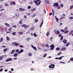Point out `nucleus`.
<instances>
[{
	"label": "nucleus",
	"instance_id": "nucleus-1",
	"mask_svg": "<svg viewBox=\"0 0 73 73\" xmlns=\"http://www.w3.org/2000/svg\"><path fill=\"white\" fill-rule=\"evenodd\" d=\"M41 0H36V1H33V2H35L36 5H40V3H41Z\"/></svg>",
	"mask_w": 73,
	"mask_h": 73
},
{
	"label": "nucleus",
	"instance_id": "nucleus-2",
	"mask_svg": "<svg viewBox=\"0 0 73 73\" xmlns=\"http://www.w3.org/2000/svg\"><path fill=\"white\" fill-rule=\"evenodd\" d=\"M68 27H66L64 29V30L65 31V32L64 33H65V34H66V33H68L69 32V31H67V30H68Z\"/></svg>",
	"mask_w": 73,
	"mask_h": 73
},
{
	"label": "nucleus",
	"instance_id": "nucleus-3",
	"mask_svg": "<svg viewBox=\"0 0 73 73\" xmlns=\"http://www.w3.org/2000/svg\"><path fill=\"white\" fill-rule=\"evenodd\" d=\"M11 44L12 45L14 44V46H19V45H20L19 43L15 42L12 43Z\"/></svg>",
	"mask_w": 73,
	"mask_h": 73
},
{
	"label": "nucleus",
	"instance_id": "nucleus-4",
	"mask_svg": "<svg viewBox=\"0 0 73 73\" xmlns=\"http://www.w3.org/2000/svg\"><path fill=\"white\" fill-rule=\"evenodd\" d=\"M21 27H24L25 28H28V27H29V26H28V25H26L24 24V25H22Z\"/></svg>",
	"mask_w": 73,
	"mask_h": 73
},
{
	"label": "nucleus",
	"instance_id": "nucleus-5",
	"mask_svg": "<svg viewBox=\"0 0 73 73\" xmlns=\"http://www.w3.org/2000/svg\"><path fill=\"white\" fill-rule=\"evenodd\" d=\"M58 5V4L57 3H54V5H53V7H57Z\"/></svg>",
	"mask_w": 73,
	"mask_h": 73
},
{
	"label": "nucleus",
	"instance_id": "nucleus-6",
	"mask_svg": "<svg viewBox=\"0 0 73 73\" xmlns=\"http://www.w3.org/2000/svg\"><path fill=\"white\" fill-rule=\"evenodd\" d=\"M12 60V59L11 58H9V59H7V60H6V62H8V61H11Z\"/></svg>",
	"mask_w": 73,
	"mask_h": 73
},
{
	"label": "nucleus",
	"instance_id": "nucleus-7",
	"mask_svg": "<svg viewBox=\"0 0 73 73\" xmlns=\"http://www.w3.org/2000/svg\"><path fill=\"white\" fill-rule=\"evenodd\" d=\"M31 48H32L34 49L35 50H37V49L36 47L34 46L33 45H31Z\"/></svg>",
	"mask_w": 73,
	"mask_h": 73
},
{
	"label": "nucleus",
	"instance_id": "nucleus-8",
	"mask_svg": "<svg viewBox=\"0 0 73 73\" xmlns=\"http://www.w3.org/2000/svg\"><path fill=\"white\" fill-rule=\"evenodd\" d=\"M54 32L55 34H57V35H59L60 34V31L59 30H58L56 31H54Z\"/></svg>",
	"mask_w": 73,
	"mask_h": 73
},
{
	"label": "nucleus",
	"instance_id": "nucleus-9",
	"mask_svg": "<svg viewBox=\"0 0 73 73\" xmlns=\"http://www.w3.org/2000/svg\"><path fill=\"white\" fill-rule=\"evenodd\" d=\"M62 42L64 44H66V43H67V40L66 39H63L62 40Z\"/></svg>",
	"mask_w": 73,
	"mask_h": 73
},
{
	"label": "nucleus",
	"instance_id": "nucleus-10",
	"mask_svg": "<svg viewBox=\"0 0 73 73\" xmlns=\"http://www.w3.org/2000/svg\"><path fill=\"white\" fill-rule=\"evenodd\" d=\"M19 9L20 11H25V9H23L22 8H20Z\"/></svg>",
	"mask_w": 73,
	"mask_h": 73
},
{
	"label": "nucleus",
	"instance_id": "nucleus-11",
	"mask_svg": "<svg viewBox=\"0 0 73 73\" xmlns=\"http://www.w3.org/2000/svg\"><path fill=\"white\" fill-rule=\"evenodd\" d=\"M24 52V50L23 49H21L20 50V51L18 52V54H20V53H21L22 52Z\"/></svg>",
	"mask_w": 73,
	"mask_h": 73
},
{
	"label": "nucleus",
	"instance_id": "nucleus-12",
	"mask_svg": "<svg viewBox=\"0 0 73 73\" xmlns=\"http://www.w3.org/2000/svg\"><path fill=\"white\" fill-rule=\"evenodd\" d=\"M66 47H63L61 49V50L62 51H64L65 50H66Z\"/></svg>",
	"mask_w": 73,
	"mask_h": 73
},
{
	"label": "nucleus",
	"instance_id": "nucleus-13",
	"mask_svg": "<svg viewBox=\"0 0 73 73\" xmlns=\"http://www.w3.org/2000/svg\"><path fill=\"white\" fill-rule=\"evenodd\" d=\"M52 66H55L54 65V64H51L49 66V68H51Z\"/></svg>",
	"mask_w": 73,
	"mask_h": 73
},
{
	"label": "nucleus",
	"instance_id": "nucleus-14",
	"mask_svg": "<svg viewBox=\"0 0 73 73\" xmlns=\"http://www.w3.org/2000/svg\"><path fill=\"white\" fill-rule=\"evenodd\" d=\"M56 7L58 9H60L61 8V6L59 5V4H58V5Z\"/></svg>",
	"mask_w": 73,
	"mask_h": 73
},
{
	"label": "nucleus",
	"instance_id": "nucleus-15",
	"mask_svg": "<svg viewBox=\"0 0 73 73\" xmlns=\"http://www.w3.org/2000/svg\"><path fill=\"white\" fill-rule=\"evenodd\" d=\"M44 22V20H42V21L41 23L40 24V26H39L40 27H42V24H43V23Z\"/></svg>",
	"mask_w": 73,
	"mask_h": 73
},
{
	"label": "nucleus",
	"instance_id": "nucleus-16",
	"mask_svg": "<svg viewBox=\"0 0 73 73\" xmlns=\"http://www.w3.org/2000/svg\"><path fill=\"white\" fill-rule=\"evenodd\" d=\"M15 52V50H13L11 53V54H13V53H14Z\"/></svg>",
	"mask_w": 73,
	"mask_h": 73
},
{
	"label": "nucleus",
	"instance_id": "nucleus-17",
	"mask_svg": "<svg viewBox=\"0 0 73 73\" xmlns=\"http://www.w3.org/2000/svg\"><path fill=\"white\" fill-rule=\"evenodd\" d=\"M11 3H12V5H16V2H15L14 1H11Z\"/></svg>",
	"mask_w": 73,
	"mask_h": 73
},
{
	"label": "nucleus",
	"instance_id": "nucleus-18",
	"mask_svg": "<svg viewBox=\"0 0 73 73\" xmlns=\"http://www.w3.org/2000/svg\"><path fill=\"white\" fill-rule=\"evenodd\" d=\"M3 41V38H1L0 39V42H2Z\"/></svg>",
	"mask_w": 73,
	"mask_h": 73
},
{
	"label": "nucleus",
	"instance_id": "nucleus-19",
	"mask_svg": "<svg viewBox=\"0 0 73 73\" xmlns=\"http://www.w3.org/2000/svg\"><path fill=\"white\" fill-rule=\"evenodd\" d=\"M18 34L19 35H21L23 34V32H18Z\"/></svg>",
	"mask_w": 73,
	"mask_h": 73
},
{
	"label": "nucleus",
	"instance_id": "nucleus-20",
	"mask_svg": "<svg viewBox=\"0 0 73 73\" xmlns=\"http://www.w3.org/2000/svg\"><path fill=\"white\" fill-rule=\"evenodd\" d=\"M28 55H29V56H31L32 55V54L30 52H29L28 53Z\"/></svg>",
	"mask_w": 73,
	"mask_h": 73
},
{
	"label": "nucleus",
	"instance_id": "nucleus-21",
	"mask_svg": "<svg viewBox=\"0 0 73 73\" xmlns=\"http://www.w3.org/2000/svg\"><path fill=\"white\" fill-rule=\"evenodd\" d=\"M6 39L7 40V41H10V39L9 38V37L6 36Z\"/></svg>",
	"mask_w": 73,
	"mask_h": 73
},
{
	"label": "nucleus",
	"instance_id": "nucleus-22",
	"mask_svg": "<svg viewBox=\"0 0 73 73\" xmlns=\"http://www.w3.org/2000/svg\"><path fill=\"white\" fill-rule=\"evenodd\" d=\"M65 14H62V17H63V18H64V19H65Z\"/></svg>",
	"mask_w": 73,
	"mask_h": 73
},
{
	"label": "nucleus",
	"instance_id": "nucleus-23",
	"mask_svg": "<svg viewBox=\"0 0 73 73\" xmlns=\"http://www.w3.org/2000/svg\"><path fill=\"white\" fill-rule=\"evenodd\" d=\"M17 55H18V54L16 53L15 54H14V56L15 57H17Z\"/></svg>",
	"mask_w": 73,
	"mask_h": 73
},
{
	"label": "nucleus",
	"instance_id": "nucleus-24",
	"mask_svg": "<svg viewBox=\"0 0 73 73\" xmlns=\"http://www.w3.org/2000/svg\"><path fill=\"white\" fill-rule=\"evenodd\" d=\"M5 25H7L8 27H9V25L7 23H5Z\"/></svg>",
	"mask_w": 73,
	"mask_h": 73
},
{
	"label": "nucleus",
	"instance_id": "nucleus-25",
	"mask_svg": "<svg viewBox=\"0 0 73 73\" xmlns=\"http://www.w3.org/2000/svg\"><path fill=\"white\" fill-rule=\"evenodd\" d=\"M54 46L53 47H52L50 48V50H53V49H54Z\"/></svg>",
	"mask_w": 73,
	"mask_h": 73
},
{
	"label": "nucleus",
	"instance_id": "nucleus-26",
	"mask_svg": "<svg viewBox=\"0 0 73 73\" xmlns=\"http://www.w3.org/2000/svg\"><path fill=\"white\" fill-rule=\"evenodd\" d=\"M8 50V48H6L3 50V52H6Z\"/></svg>",
	"mask_w": 73,
	"mask_h": 73
},
{
	"label": "nucleus",
	"instance_id": "nucleus-27",
	"mask_svg": "<svg viewBox=\"0 0 73 73\" xmlns=\"http://www.w3.org/2000/svg\"><path fill=\"white\" fill-rule=\"evenodd\" d=\"M33 36L35 37H37V35H36V34L35 33H33Z\"/></svg>",
	"mask_w": 73,
	"mask_h": 73
},
{
	"label": "nucleus",
	"instance_id": "nucleus-28",
	"mask_svg": "<svg viewBox=\"0 0 73 73\" xmlns=\"http://www.w3.org/2000/svg\"><path fill=\"white\" fill-rule=\"evenodd\" d=\"M19 23L21 25L22 24V20H21L19 22Z\"/></svg>",
	"mask_w": 73,
	"mask_h": 73
},
{
	"label": "nucleus",
	"instance_id": "nucleus-29",
	"mask_svg": "<svg viewBox=\"0 0 73 73\" xmlns=\"http://www.w3.org/2000/svg\"><path fill=\"white\" fill-rule=\"evenodd\" d=\"M15 16H17V17H19V16H20V14H15Z\"/></svg>",
	"mask_w": 73,
	"mask_h": 73
},
{
	"label": "nucleus",
	"instance_id": "nucleus-30",
	"mask_svg": "<svg viewBox=\"0 0 73 73\" xmlns=\"http://www.w3.org/2000/svg\"><path fill=\"white\" fill-rule=\"evenodd\" d=\"M60 5L62 8H63V7H64V4H61Z\"/></svg>",
	"mask_w": 73,
	"mask_h": 73
},
{
	"label": "nucleus",
	"instance_id": "nucleus-31",
	"mask_svg": "<svg viewBox=\"0 0 73 73\" xmlns=\"http://www.w3.org/2000/svg\"><path fill=\"white\" fill-rule=\"evenodd\" d=\"M56 49V50H59L60 48L59 47H57Z\"/></svg>",
	"mask_w": 73,
	"mask_h": 73
},
{
	"label": "nucleus",
	"instance_id": "nucleus-32",
	"mask_svg": "<svg viewBox=\"0 0 73 73\" xmlns=\"http://www.w3.org/2000/svg\"><path fill=\"white\" fill-rule=\"evenodd\" d=\"M3 59V57L2 56H0V61H1V60H2Z\"/></svg>",
	"mask_w": 73,
	"mask_h": 73
},
{
	"label": "nucleus",
	"instance_id": "nucleus-33",
	"mask_svg": "<svg viewBox=\"0 0 73 73\" xmlns=\"http://www.w3.org/2000/svg\"><path fill=\"white\" fill-rule=\"evenodd\" d=\"M54 45V44H52L50 46V48H52L53 47Z\"/></svg>",
	"mask_w": 73,
	"mask_h": 73
},
{
	"label": "nucleus",
	"instance_id": "nucleus-34",
	"mask_svg": "<svg viewBox=\"0 0 73 73\" xmlns=\"http://www.w3.org/2000/svg\"><path fill=\"white\" fill-rule=\"evenodd\" d=\"M16 33L15 32H14L12 33V35H16Z\"/></svg>",
	"mask_w": 73,
	"mask_h": 73
},
{
	"label": "nucleus",
	"instance_id": "nucleus-35",
	"mask_svg": "<svg viewBox=\"0 0 73 73\" xmlns=\"http://www.w3.org/2000/svg\"><path fill=\"white\" fill-rule=\"evenodd\" d=\"M35 9H36V8H34L33 9H32L31 10V12H33L34 11H35Z\"/></svg>",
	"mask_w": 73,
	"mask_h": 73
},
{
	"label": "nucleus",
	"instance_id": "nucleus-36",
	"mask_svg": "<svg viewBox=\"0 0 73 73\" xmlns=\"http://www.w3.org/2000/svg\"><path fill=\"white\" fill-rule=\"evenodd\" d=\"M29 40H30V38H28L27 39V41H29Z\"/></svg>",
	"mask_w": 73,
	"mask_h": 73
},
{
	"label": "nucleus",
	"instance_id": "nucleus-37",
	"mask_svg": "<svg viewBox=\"0 0 73 73\" xmlns=\"http://www.w3.org/2000/svg\"><path fill=\"white\" fill-rule=\"evenodd\" d=\"M45 2L46 3V4H49V2L48 1L46 0L45 1Z\"/></svg>",
	"mask_w": 73,
	"mask_h": 73
},
{
	"label": "nucleus",
	"instance_id": "nucleus-38",
	"mask_svg": "<svg viewBox=\"0 0 73 73\" xmlns=\"http://www.w3.org/2000/svg\"><path fill=\"white\" fill-rule=\"evenodd\" d=\"M45 46L46 47H47V48H49V45H48V44H46L45 45Z\"/></svg>",
	"mask_w": 73,
	"mask_h": 73
},
{
	"label": "nucleus",
	"instance_id": "nucleus-39",
	"mask_svg": "<svg viewBox=\"0 0 73 73\" xmlns=\"http://www.w3.org/2000/svg\"><path fill=\"white\" fill-rule=\"evenodd\" d=\"M12 27H13V28H17V26L14 25L12 26Z\"/></svg>",
	"mask_w": 73,
	"mask_h": 73
},
{
	"label": "nucleus",
	"instance_id": "nucleus-40",
	"mask_svg": "<svg viewBox=\"0 0 73 73\" xmlns=\"http://www.w3.org/2000/svg\"><path fill=\"white\" fill-rule=\"evenodd\" d=\"M73 5L71 6L70 7V9H73Z\"/></svg>",
	"mask_w": 73,
	"mask_h": 73
},
{
	"label": "nucleus",
	"instance_id": "nucleus-41",
	"mask_svg": "<svg viewBox=\"0 0 73 73\" xmlns=\"http://www.w3.org/2000/svg\"><path fill=\"white\" fill-rule=\"evenodd\" d=\"M60 31L61 32H65V31L64 30H63V29H61Z\"/></svg>",
	"mask_w": 73,
	"mask_h": 73
},
{
	"label": "nucleus",
	"instance_id": "nucleus-42",
	"mask_svg": "<svg viewBox=\"0 0 73 73\" xmlns=\"http://www.w3.org/2000/svg\"><path fill=\"white\" fill-rule=\"evenodd\" d=\"M60 38H61V39H60L61 40H63V36H62V35L61 36Z\"/></svg>",
	"mask_w": 73,
	"mask_h": 73
},
{
	"label": "nucleus",
	"instance_id": "nucleus-43",
	"mask_svg": "<svg viewBox=\"0 0 73 73\" xmlns=\"http://www.w3.org/2000/svg\"><path fill=\"white\" fill-rule=\"evenodd\" d=\"M69 44H70V43L69 42H68L66 44V46H69Z\"/></svg>",
	"mask_w": 73,
	"mask_h": 73
},
{
	"label": "nucleus",
	"instance_id": "nucleus-44",
	"mask_svg": "<svg viewBox=\"0 0 73 73\" xmlns=\"http://www.w3.org/2000/svg\"><path fill=\"white\" fill-rule=\"evenodd\" d=\"M38 21V19H36L35 20V23H37Z\"/></svg>",
	"mask_w": 73,
	"mask_h": 73
},
{
	"label": "nucleus",
	"instance_id": "nucleus-45",
	"mask_svg": "<svg viewBox=\"0 0 73 73\" xmlns=\"http://www.w3.org/2000/svg\"><path fill=\"white\" fill-rule=\"evenodd\" d=\"M41 45L43 47L45 46V45L44 44H41Z\"/></svg>",
	"mask_w": 73,
	"mask_h": 73
},
{
	"label": "nucleus",
	"instance_id": "nucleus-46",
	"mask_svg": "<svg viewBox=\"0 0 73 73\" xmlns=\"http://www.w3.org/2000/svg\"><path fill=\"white\" fill-rule=\"evenodd\" d=\"M56 21L57 22L58 21H59V19L58 18H56Z\"/></svg>",
	"mask_w": 73,
	"mask_h": 73
},
{
	"label": "nucleus",
	"instance_id": "nucleus-47",
	"mask_svg": "<svg viewBox=\"0 0 73 73\" xmlns=\"http://www.w3.org/2000/svg\"><path fill=\"white\" fill-rule=\"evenodd\" d=\"M70 61H73V58H71L70 59Z\"/></svg>",
	"mask_w": 73,
	"mask_h": 73
},
{
	"label": "nucleus",
	"instance_id": "nucleus-48",
	"mask_svg": "<svg viewBox=\"0 0 73 73\" xmlns=\"http://www.w3.org/2000/svg\"><path fill=\"white\" fill-rule=\"evenodd\" d=\"M69 19H73V17H69Z\"/></svg>",
	"mask_w": 73,
	"mask_h": 73
},
{
	"label": "nucleus",
	"instance_id": "nucleus-49",
	"mask_svg": "<svg viewBox=\"0 0 73 73\" xmlns=\"http://www.w3.org/2000/svg\"><path fill=\"white\" fill-rule=\"evenodd\" d=\"M46 35L47 36H48V35H49V32H47V34H46Z\"/></svg>",
	"mask_w": 73,
	"mask_h": 73
},
{
	"label": "nucleus",
	"instance_id": "nucleus-50",
	"mask_svg": "<svg viewBox=\"0 0 73 73\" xmlns=\"http://www.w3.org/2000/svg\"><path fill=\"white\" fill-rule=\"evenodd\" d=\"M31 7L30 6H29L27 7V9H31Z\"/></svg>",
	"mask_w": 73,
	"mask_h": 73
},
{
	"label": "nucleus",
	"instance_id": "nucleus-51",
	"mask_svg": "<svg viewBox=\"0 0 73 73\" xmlns=\"http://www.w3.org/2000/svg\"><path fill=\"white\" fill-rule=\"evenodd\" d=\"M16 52H19V49H17L15 51Z\"/></svg>",
	"mask_w": 73,
	"mask_h": 73
},
{
	"label": "nucleus",
	"instance_id": "nucleus-52",
	"mask_svg": "<svg viewBox=\"0 0 73 73\" xmlns=\"http://www.w3.org/2000/svg\"><path fill=\"white\" fill-rule=\"evenodd\" d=\"M4 10H5V9H2L0 11L1 12L3 11H4Z\"/></svg>",
	"mask_w": 73,
	"mask_h": 73
},
{
	"label": "nucleus",
	"instance_id": "nucleus-53",
	"mask_svg": "<svg viewBox=\"0 0 73 73\" xmlns=\"http://www.w3.org/2000/svg\"><path fill=\"white\" fill-rule=\"evenodd\" d=\"M54 10L52 11V15H54Z\"/></svg>",
	"mask_w": 73,
	"mask_h": 73
},
{
	"label": "nucleus",
	"instance_id": "nucleus-54",
	"mask_svg": "<svg viewBox=\"0 0 73 73\" xmlns=\"http://www.w3.org/2000/svg\"><path fill=\"white\" fill-rule=\"evenodd\" d=\"M46 55H47V54H44L43 56L44 57H46Z\"/></svg>",
	"mask_w": 73,
	"mask_h": 73
},
{
	"label": "nucleus",
	"instance_id": "nucleus-55",
	"mask_svg": "<svg viewBox=\"0 0 73 73\" xmlns=\"http://www.w3.org/2000/svg\"><path fill=\"white\" fill-rule=\"evenodd\" d=\"M36 16V14H34L32 16V17H35Z\"/></svg>",
	"mask_w": 73,
	"mask_h": 73
},
{
	"label": "nucleus",
	"instance_id": "nucleus-56",
	"mask_svg": "<svg viewBox=\"0 0 73 73\" xmlns=\"http://www.w3.org/2000/svg\"><path fill=\"white\" fill-rule=\"evenodd\" d=\"M61 54V52H60L58 53V55H60Z\"/></svg>",
	"mask_w": 73,
	"mask_h": 73
},
{
	"label": "nucleus",
	"instance_id": "nucleus-57",
	"mask_svg": "<svg viewBox=\"0 0 73 73\" xmlns=\"http://www.w3.org/2000/svg\"><path fill=\"white\" fill-rule=\"evenodd\" d=\"M19 47H20L21 48H23V47H24L22 45H20L19 46Z\"/></svg>",
	"mask_w": 73,
	"mask_h": 73
},
{
	"label": "nucleus",
	"instance_id": "nucleus-58",
	"mask_svg": "<svg viewBox=\"0 0 73 73\" xmlns=\"http://www.w3.org/2000/svg\"><path fill=\"white\" fill-rule=\"evenodd\" d=\"M58 37H61V34H60L58 35Z\"/></svg>",
	"mask_w": 73,
	"mask_h": 73
},
{
	"label": "nucleus",
	"instance_id": "nucleus-59",
	"mask_svg": "<svg viewBox=\"0 0 73 73\" xmlns=\"http://www.w3.org/2000/svg\"><path fill=\"white\" fill-rule=\"evenodd\" d=\"M72 32H70L69 33V35H72Z\"/></svg>",
	"mask_w": 73,
	"mask_h": 73
},
{
	"label": "nucleus",
	"instance_id": "nucleus-60",
	"mask_svg": "<svg viewBox=\"0 0 73 73\" xmlns=\"http://www.w3.org/2000/svg\"><path fill=\"white\" fill-rule=\"evenodd\" d=\"M3 69L1 68L0 70V72H1L2 71H3Z\"/></svg>",
	"mask_w": 73,
	"mask_h": 73
},
{
	"label": "nucleus",
	"instance_id": "nucleus-61",
	"mask_svg": "<svg viewBox=\"0 0 73 73\" xmlns=\"http://www.w3.org/2000/svg\"><path fill=\"white\" fill-rule=\"evenodd\" d=\"M2 7H3V6H2V4H1V5H0V9H1V8H2Z\"/></svg>",
	"mask_w": 73,
	"mask_h": 73
},
{
	"label": "nucleus",
	"instance_id": "nucleus-62",
	"mask_svg": "<svg viewBox=\"0 0 73 73\" xmlns=\"http://www.w3.org/2000/svg\"><path fill=\"white\" fill-rule=\"evenodd\" d=\"M24 17L25 18V19H26L27 17V16L26 15H24Z\"/></svg>",
	"mask_w": 73,
	"mask_h": 73
},
{
	"label": "nucleus",
	"instance_id": "nucleus-63",
	"mask_svg": "<svg viewBox=\"0 0 73 73\" xmlns=\"http://www.w3.org/2000/svg\"><path fill=\"white\" fill-rule=\"evenodd\" d=\"M60 63H62V64H65V62H62V61H60Z\"/></svg>",
	"mask_w": 73,
	"mask_h": 73
},
{
	"label": "nucleus",
	"instance_id": "nucleus-64",
	"mask_svg": "<svg viewBox=\"0 0 73 73\" xmlns=\"http://www.w3.org/2000/svg\"><path fill=\"white\" fill-rule=\"evenodd\" d=\"M58 59L61 60L62 59V58H61V57H60L59 58H58Z\"/></svg>",
	"mask_w": 73,
	"mask_h": 73
}]
</instances>
